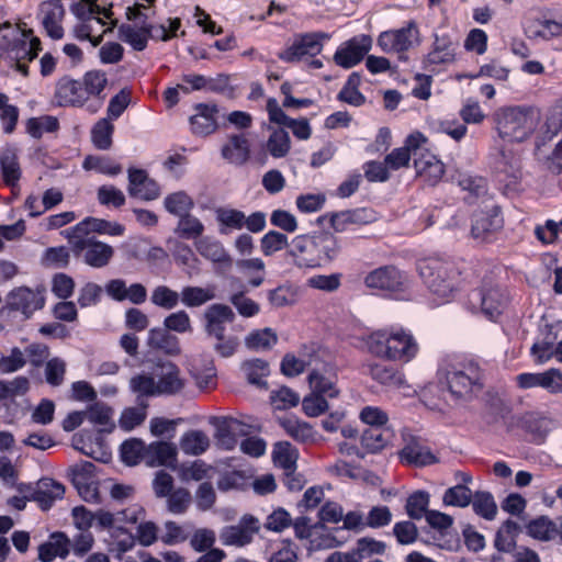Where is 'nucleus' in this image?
Masks as SVG:
<instances>
[{"label":"nucleus","mask_w":562,"mask_h":562,"mask_svg":"<svg viewBox=\"0 0 562 562\" xmlns=\"http://www.w3.org/2000/svg\"><path fill=\"white\" fill-rule=\"evenodd\" d=\"M438 376L451 397L460 403L477 398L485 387V370L471 357H456L447 361L439 369Z\"/></svg>","instance_id":"nucleus-1"},{"label":"nucleus","mask_w":562,"mask_h":562,"mask_svg":"<svg viewBox=\"0 0 562 562\" xmlns=\"http://www.w3.org/2000/svg\"><path fill=\"white\" fill-rule=\"evenodd\" d=\"M32 30L24 31L22 36L16 41L8 57L15 61V67L23 76L29 75V66L26 61H32L41 50V41L37 37H31Z\"/></svg>","instance_id":"nucleus-12"},{"label":"nucleus","mask_w":562,"mask_h":562,"mask_svg":"<svg viewBox=\"0 0 562 562\" xmlns=\"http://www.w3.org/2000/svg\"><path fill=\"white\" fill-rule=\"evenodd\" d=\"M247 381L258 387H267L266 378L269 375V363L262 359L256 358L246 360L241 364Z\"/></svg>","instance_id":"nucleus-44"},{"label":"nucleus","mask_w":562,"mask_h":562,"mask_svg":"<svg viewBox=\"0 0 562 562\" xmlns=\"http://www.w3.org/2000/svg\"><path fill=\"white\" fill-rule=\"evenodd\" d=\"M340 252L338 238L329 232L295 236L288 250L297 268H322L333 262Z\"/></svg>","instance_id":"nucleus-3"},{"label":"nucleus","mask_w":562,"mask_h":562,"mask_svg":"<svg viewBox=\"0 0 562 562\" xmlns=\"http://www.w3.org/2000/svg\"><path fill=\"white\" fill-rule=\"evenodd\" d=\"M153 24L136 26L132 24H122L119 26V38L132 46L133 49L142 52L147 47L148 40L151 36Z\"/></svg>","instance_id":"nucleus-32"},{"label":"nucleus","mask_w":562,"mask_h":562,"mask_svg":"<svg viewBox=\"0 0 562 562\" xmlns=\"http://www.w3.org/2000/svg\"><path fill=\"white\" fill-rule=\"evenodd\" d=\"M419 276L427 289L442 301H449L459 289L460 271L447 258L432 256L418 262Z\"/></svg>","instance_id":"nucleus-5"},{"label":"nucleus","mask_w":562,"mask_h":562,"mask_svg":"<svg viewBox=\"0 0 562 562\" xmlns=\"http://www.w3.org/2000/svg\"><path fill=\"white\" fill-rule=\"evenodd\" d=\"M278 344L277 333L266 327L263 329H255L245 337V346L249 350L266 351L272 349Z\"/></svg>","instance_id":"nucleus-43"},{"label":"nucleus","mask_w":562,"mask_h":562,"mask_svg":"<svg viewBox=\"0 0 562 562\" xmlns=\"http://www.w3.org/2000/svg\"><path fill=\"white\" fill-rule=\"evenodd\" d=\"M221 154L229 164L243 166L249 159V142L244 134L232 135L228 142L222 147Z\"/></svg>","instance_id":"nucleus-27"},{"label":"nucleus","mask_w":562,"mask_h":562,"mask_svg":"<svg viewBox=\"0 0 562 562\" xmlns=\"http://www.w3.org/2000/svg\"><path fill=\"white\" fill-rule=\"evenodd\" d=\"M291 148L289 133L283 128L276 130L269 136L266 149L273 158H283Z\"/></svg>","instance_id":"nucleus-53"},{"label":"nucleus","mask_w":562,"mask_h":562,"mask_svg":"<svg viewBox=\"0 0 562 562\" xmlns=\"http://www.w3.org/2000/svg\"><path fill=\"white\" fill-rule=\"evenodd\" d=\"M308 383L312 392L321 396L334 398L339 394V390L336 387L335 376H327L319 371L313 370L308 374Z\"/></svg>","instance_id":"nucleus-49"},{"label":"nucleus","mask_w":562,"mask_h":562,"mask_svg":"<svg viewBox=\"0 0 562 562\" xmlns=\"http://www.w3.org/2000/svg\"><path fill=\"white\" fill-rule=\"evenodd\" d=\"M38 16L47 35L54 40H60L64 36L61 26L65 16V8L57 0H46L40 4Z\"/></svg>","instance_id":"nucleus-20"},{"label":"nucleus","mask_w":562,"mask_h":562,"mask_svg":"<svg viewBox=\"0 0 562 562\" xmlns=\"http://www.w3.org/2000/svg\"><path fill=\"white\" fill-rule=\"evenodd\" d=\"M130 390L137 395V402L148 396L158 395L154 374H136L132 376L130 380Z\"/></svg>","instance_id":"nucleus-55"},{"label":"nucleus","mask_w":562,"mask_h":562,"mask_svg":"<svg viewBox=\"0 0 562 562\" xmlns=\"http://www.w3.org/2000/svg\"><path fill=\"white\" fill-rule=\"evenodd\" d=\"M472 491L464 484H457L446 490L442 503L446 506L464 508L472 502Z\"/></svg>","instance_id":"nucleus-57"},{"label":"nucleus","mask_w":562,"mask_h":562,"mask_svg":"<svg viewBox=\"0 0 562 562\" xmlns=\"http://www.w3.org/2000/svg\"><path fill=\"white\" fill-rule=\"evenodd\" d=\"M61 234L68 239L75 255H80L87 248V245L95 239L89 217L63 231Z\"/></svg>","instance_id":"nucleus-31"},{"label":"nucleus","mask_w":562,"mask_h":562,"mask_svg":"<svg viewBox=\"0 0 562 562\" xmlns=\"http://www.w3.org/2000/svg\"><path fill=\"white\" fill-rule=\"evenodd\" d=\"M45 304L44 291L31 290L25 286H21L12 290L8 295V306L10 310L21 312L25 317L43 308Z\"/></svg>","instance_id":"nucleus-15"},{"label":"nucleus","mask_w":562,"mask_h":562,"mask_svg":"<svg viewBox=\"0 0 562 562\" xmlns=\"http://www.w3.org/2000/svg\"><path fill=\"white\" fill-rule=\"evenodd\" d=\"M145 462L149 467L165 465L175 468L177 462V447L172 442L155 441L145 450Z\"/></svg>","instance_id":"nucleus-24"},{"label":"nucleus","mask_w":562,"mask_h":562,"mask_svg":"<svg viewBox=\"0 0 562 562\" xmlns=\"http://www.w3.org/2000/svg\"><path fill=\"white\" fill-rule=\"evenodd\" d=\"M86 412V418L90 423L100 426H110L108 431H111L114 425L111 423L113 411L112 408L102 402H95L90 405Z\"/></svg>","instance_id":"nucleus-61"},{"label":"nucleus","mask_w":562,"mask_h":562,"mask_svg":"<svg viewBox=\"0 0 562 562\" xmlns=\"http://www.w3.org/2000/svg\"><path fill=\"white\" fill-rule=\"evenodd\" d=\"M114 125L109 119L99 120L91 131V140L93 145L101 150H106L112 146V135Z\"/></svg>","instance_id":"nucleus-54"},{"label":"nucleus","mask_w":562,"mask_h":562,"mask_svg":"<svg viewBox=\"0 0 562 562\" xmlns=\"http://www.w3.org/2000/svg\"><path fill=\"white\" fill-rule=\"evenodd\" d=\"M503 225L501 207L493 205L488 210H482L473 214L471 235L474 239L490 241L493 234L501 231Z\"/></svg>","instance_id":"nucleus-10"},{"label":"nucleus","mask_w":562,"mask_h":562,"mask_svg":"<svg viewBox=\"0 0 562 562\" xmlns=\"http://www.w3.org/2000/svg\"><path fill=\"white\" fill-rule=\"evenodd\" d=\"M81 83L83 86V90L87 99L98 98L99 101L95 105L90 104V112L94 113L101 106L102 100L104 97H101V93L104 91L105 86L108 83V78L104 71L102 70H91L85 74L81 79Z\"/></svg>","instance_id":"nucleus-34"},{"label":"nucleus","mask_w":562,"mask_h":562,"mask_svg":"<svg viewBox=\"0 0 562 562\" xmlns=\"http://www.w3.org/2000/svg\"><path fill=\"white\" fill-rule=\"evenodd\" d=\"M166 210L179 217L188 213L194 205L193 200L183 191L175 192L165 198Z\"/></svg>","instance_id":"nucleus-60"},{"label":"nucleus","mask_w":562,"mask_h":562,"mask_svg":"<svg viewBox=\"0 0 562 562\" xmlns=\"http://www.w3.org/2000/svg\"><path fill=\"white\" fill-rule=\"evenodd\" d=\"M26 133L33 138H41L44 133H54L58 130L59 123L57 117L52 115H43L40 117H30L26 123Z\"/></svg>","instance_id":"nucleus-50"},{"label":"nucleus","mask_w":562,"mask_h":562,"mask_svg":"<svg viewBox=\"0 0 562 562\" xmlns=\"http://www.w3.org/2000/svg\"><path fill=\"white\" fill-rule=\"evenodd\" d=\"M279 425L284 431L297 442H307L313 439V427L295 416H286L278 418Z\"/></svg>","instance_id":"nucleus-42"},{"label":"nucleus","mask_w":562,"mask_h":562,"mask_svg":"<svg viewBox=\"0 0 562 562\" xmlns=\"http://www.w3.org/2000/svg\"><path fill=\"white\" fill-rule=\"evenodd\" d=\"M368 374L381 385L400 389L405 385V375L398 369L384 363L368 364Z\"/></svg>","instance_id":"nucleus-28"},{"label":"nucleus","mask_w":562,"mask_h":562,"mask_svg":"<svg viewBox=\"0 0 562 562\" xmlns=\"http://www.w3.org/2000/svg\"><path fill=\"white\" fill-rule=\"evenodd\" d=\"M474 294L481 301L482 312L490 319H496L502 314L507 302V296L491 279H484L481 289Z\"/></svg>","instance_id":"nucleus-14"},{"label":"nucleus","mask_w":562,"mask_h":562,"mask_svg":"<svg viewBox=\"0 0 562 562\" xmlns=\"http://www.w3.org/2000/svg\"><path fill=\"white\" fill-rule=\"evenodd\" d=\"M493 168L504 177L502 180L507 182V187L516 189L522 177L521 159L517 153L507 148L499 149L494 157Z\"/></svg>","instance_id":"nucleus-13"},{"label":"nucleus","mask_w":562,"mask_h":562,"mask_svg":"<svg viewBox=\"0 0 562 562\" xmlns=\"http://www.w3.org/2000/svg\"><path fill=\"white\" fill-rule=\"evenodd\" d=\"M521 389L542 387L551 394L562 393V372L559 369H549L544 372H525L516 376Z\"/></svg>","instance_id":"nucleus-16"},{"label":"nucleus","mask_w":562,"mask_h":562,"mask_svg":"<svg viewBox=\"0 0 562 562\" xmlns=\"http://www.w3.org/2000/svg\"><path fill=\"white\" fill-rule=\"evenodd\" d=\"M363 282L369 289L395 292L402 288L403 276L394 266H383L370 271Z\"/></svg>","instance_id":"nucleus-19"},{"label":"nucleus","mask_w":562,"mask_h":562,"mask_svg":"<svg viewBox=\"0 0 562 562\" xmlns=\"http://www.w3.org/2000/svg\"><path fill=\"white\" fill-rule=\"evenodd\" d=\"M274 461L285 471L294 472L296 468L297 453L290 442L283 441L276 445Z\"/></svg>","instance_id":"nucleus-62"},{"label":"nucleus","mask_w":562,"mask_h":562,"mask_svg":"<svg viewBox=\"0 0 562 562\" xmlns=\"http://www.w3.org/2000/svg\"><path fill=\"white\" fill-rule=\"evenodd\" d=\"M243 424L235 418H224L216 425L215 439L225 450H233L237 445V434Z\"/></svg>","instance_id":"nucleus-39"},{"label":"nucleus","mask_w":562,"mask_h":562,"mask_svg":"<svg viewBox=\"0 0 562 562\" xmlns=\"http://www.w3.org/2000/svg\"><path fill=\"white\" fill-rule=\"evenodd\" d=\"M205 331L210 337L220 336L225 333V323L235 319L233 310L225 304H212L204 312Z\"/></svg>","instance_id":"nucleus-22"},{"label":"nucleus","mask_w":562,"mask_h":562,"mask_svg":"<svg viewBox=\"0 0 562 562\" xmlns=\"http://www.w3.org/2000/svg\"><path fill=\"white\" fill-rule=\"evenodd\" d=\"M261 251L265 256H271L286 247H290L288 236L278 231H269L260 239Z\"/></svg>","instance_id":"nucleus-64"},{"label":"nucleus","mask_w":562,"mask_h":562,"mask_svg":"<svg viewBox=\"0 0 562 562\" xmlns=\"http://www.w3.org/2000/svg\"><path fill=\"white\" fill-rule=\"evenodd\" d=\"M325 32H310L295 36L291 46L278 54L279 59L285 63H297L304 56L314 57L323 49V41L329 40Z\"/></svg>","instance_id":"nucleus-7"},{"label":"nucleus","mask_w":562,"mask_h":562,"mask_svg":"<svg viewBox=\"0 0 562 562\" xmlns=\"http://www.w3.org/2000/svg\"><path fill=\"white\" fill-rule=\"evenodd\" d=\"M180 293L167 285H158L151 291L150 302L164 310H173L178 306Z\"/></svg>","instance_id":"nucleus-56"},{"label":"nucleus","mask_w":562,"mask_h":562,"mask_svg":"<svg viewBox=\"0 0 562 562\" xmlns=\"http://www.w3.org/2000/svg\"><path fill=\"white\" fill-rule=\"evenodd\" d=\"M418 29L411 21L406 26L382 32L378 37V46L384 53H404L418 41Z\"/></svg>","instance_id":"nucleus-8"},{"label":"nucleus","mask_w":562,"mask_h":562,"mask_svg":"<svg viewBox=\"0 0 562 562\" xmlns=\"http://www.w3.org/2000/svg\"><path fill=\"white\" fill-rule=\"evenodd\" d=\"M64 494L65 486L61 483L46 477L38 482L37 490L34 492V499L43 510H47L55 501L61 499Z\"/></svg>","instance_id":"nucleus-35"},{"label":"nucleus","mask_w":562,"mask_h":562,"mask_svg":"<svg viewBox=\"0 0 562 562\" xmlns=\"http://www.w3.org/2000/svg\"><path fill=\"white\" fill-rule=\"evenodd\" d=\"M204 232L203 223L189 212L181 215L176 228V233L186 239H196Z\"/></svg>","instance_id":"nucleus-58"},{"label":"nucleus","mask_w":562,"mask_h":562,"mask_svg":"<svg viewBox=\"0 0 562 562\" xmlns=\"http://www.w3.org/2000/svg\"><path fill=\"white\" fill-rule=\"evenodd\" d=\"M147 446L140 439L125 440L121 446L122 460L128 465H135L145 460Z\"/></svg>","instance_id":"nucleus-63"},{"label":"nucleus","mask_w":562,"mask_h":562,"mask_svg":"<svg viewBox=\"0 0 562 562\" xmlns=\"http://www.w3.org/2000/svg\"><path fill=\"white\" fill-rule=\"evenodd\" d=\"M357 347L370 355L393 362L408 363L416 358L419 345L409 329L390 326L357 337Z\"/></svg>","instance_id":"nucleus-2"},{"label":"nucleus","mask_w":562,"mask_h":562,"mask_svg":"<svg viewBox=\"0 0 562 562\" xmlns=\"http://www.w3.org/2000/svg\"><path fill=\"white\" fill-rule=\"evenodd\" d=\"M81 80L68 76L60 78L56 83L55 99L60 106H83L88 99L86 97Z\"/></svg>","instance_id":"nucleus-21"},{"label":"nucleus","mask_w":562,"mask_h":562,"mask_svg":"<svg viewBox=\"0 0 562 562\" xmlns=\"http://www.w3.org/2000/svg\"><path fill=\"white\" fill-rule=\"evenodd\" d=\"M473 512L486 519L493 520L497 515V505L492 493L487 491H477L472 496Z\"/></svg>","instance_id":"nucleus-48"},{"label":"nucleus","mask_w":562,"mask_h":562,"mask_svg":"<svg viewBox=\"0 0 562 562\" xmlns=\"http://www.w3.org/2000/svg\"><path fill=\"white\" fill-rule=\"evenodd\" d=\"M535 157L552 173L562 172V108L552 110L535 139Z\"/></svg>","instance_id":"nucleus-4"},{"label":"nucleus","mask_w":562,"mask_h":562,"mask_svg":"<svg viewBox=\"0 0 562 562\" xmlns=\"http://www.w3.org/2000/svg\"><path fill=\"white\" fill-rule=\"evenodd\" d=\"M430 495L426 491H416L406 501L405 509L409 518L422 519L429 512Z\"/></svg>","instance_id":"nucleus-51"},{"label":"nucleus","mask_w":562,"mask_h":562,"mask_svg":"<svg viewBox=\"0 0 562 562\" xmlns=\"http://www.w3.org/2000/svg\"><path fill=\"white\" fill-rule=\"evenodd\" d=\"M0 171L3 181L9 187H15L21 178V168L16 150L14 148H5L0 154Z\"/></svg>","instance_id":"nucleus-38"},{"label":"nucleus","mask_w":562,"mask_h":562,"mask_svg":"<svg viewBox=\"0 0 562 562\" xmlns=\"http://www.w3.org/2000/svg\"><path fill=\"white\" fill-rule=\"evenodd\" d=\"M196 113L190 117L191 130L194 134L206 136L212 134L216 127L215 105L200 103L195 106Z\"/></svg>","instance_id":"nucleus-30"},{"label":"nucleus","mask_w":562,"mask_h":562,"mask_svg":"<svg viewBox=\"0 0 562 562\" xmlns=\"http://www.w3.org/2000/svg\"><path fill=\"white\" fill-rule=\"evenodd\" d=\"M180 449L188 456H200L210 446L209 437L202 430H189L180 438Z\"/></svg>","instance_id":"nucleus-46"},{"label":"nucleus","mask_w":562,"mask_h":562,"mask_svg":"<svg viewBox=\"0 0 562 562\" xmlns=\"http://www.w3.org/2000/svg\"><path fill=\"white\" fill-rule=\"evenodd\" d=\"M82 252L83 260L88 266L93 268H102L109 263L113 257L114 250L110 245L93 239L90 244L87 245V248H85Z\"/></svg>","instance_id":"nucleus-40"},{"label":"nucleus","mask_w":562,"mask_h":562,"mask_svg":"<svg viewBox=\"0 0 562 562\" xmlns=\"http://www.w3.org/2000/svg\"><path fill=\"white\" fill-rule=\"evenodd\" d=\"M147 344L170 356H178L181 352L178 337L161 327H155L148 331Z\"/></svg>","instance_id":"nucleus-37"},{"label":"nucleus","mask_w":562,"mask_h":562,"mask_svg":"<svg viewBox=\"0 0 562 562\" xmlns=\"http://www.w3.org/2000/svg\"><path fill=\"white\" fill-rule=\"evenodd\" d=\"M148 403L146 400H139L137 406L126 407L121 413L119 426L125 431H131L142 425L147 417Z\"/></svg>","instance_id":"nucleus-47"},{"label":"nucleus","mask_w":562,"mask_h":562,"mask_svg":"<svg viewBox=\"0 0 562 562\" xmlns=\"http://www.w3.org/2000/svg\"><path fill=\"white\" fill-rule=\"evenodd\" d=\"M398 458L402 463L417 468L435 464L438 462V458L431 452V450L415 439L408 441L400 450Z\"/></svg>","instance_id":"nucleus-23"},{"label":"nucleus","mask_w":562,"mask_h":562,"mask_svg":"<svg viewBox=\"0 0 562 562\" xmlns=\"http://www.w3.org/2000/svg\"><path fill=\"white\" fill-rule=\"evenodd\" d=\"M128 194L144 201H151L160 195L158 183L148 177L144 169H128Z\"/></svg>","instance_id":"nucleus-18"},{"label":"nucleus","mask_w":562,"mask_h":562,"mask_svg":"<svg viewBox=\"0 0 562 562\" xmlns=\"http://www.w3.org/2000/svg\"><path fill=\"white\" fill-rule=\"evenodd\" d=\"M526 531L529 537L544 542L560 538V528L546 515L531 519L526 525Z\"/></svg>","instance_id":"nucleus-36"},{"label":"nucleus","mask_w":562,"mask_h":562,"mask_svg":"<svg viewBox=\"0 0 562 562\" xmlns=\"http://www.w3.org/2000/svg\"><path fill=\"white\" fill-rule=\"evenodd\" d=\"M389 437L386 431L380 427L366 429L361 435V447L368 453H376L381 451L387 443Z\"/></svg>","instance_id":"nucleus-52"},{"label":"nucleus","mask_w":562,"mask_h":562,"mask_svg":"<svg viewBox=\"0 0 562 562\" xmlns=\"http://www.w3.org/2000/svg\"><path fill=\"white\" fill-rule=\"evenodd\" d=\"M494 121L501 138L520 143L536 131L539 113L532 109L508 106L496 111Z\"/></svg>","instance_id":"nucleus-6"},{"label":"nucleus","mask_w":562,"mask_h":562,"mask_svg":"<svg viewBox=\"0 0 562 562\" xmlns=\"http://www.w3.org/2000/svg\"><path fill=\"white\" fill-rule=\"evenodd\" d=\"M372 38L369 35L361 34L342 43L334 55L335 63L349 69L358 65L368 52L371 49Z\"/></svg>","instance_id":"nucleus-9"},{"label":"nucleus","mask_w":562,"mask_h":562,"mask_svg":"<svg viewBox=\"0 0 562 562\" xmlns=\"http://www.w3.org/2000/svg\"><path fill=\"white\" fill-rule=\"evenodd\" d=\"M94 520L101 528H112L116 522H136L137 516L135 512L130 513L127 509L117 512L115 515L104 510L99 509L94 513Z\"/></svg>","instance_id":"nucleus-59"},{"label":"nucleus","mask_w":562,"mask_h":562,"mask_svg":"<svg viewBox=\"0 0 562 562\" xmlns=\"http://www.w3.org/2000/svg\"><path fill=\"white\" fill-rule=\"evenodd\" d=\"M216 297L213 288L183 286L180 292V301L187 307H199Z\"/></svg>","instance_id":"nucleus-45"},{"label":"nucleus","mask_w":562,"mask_h":562,"mask_svg":"<svg viewBox=\"0 0 562 562\" xmlns=\"http://www.w3.org/2000/svg\"><path fill=\"white\" fill-rule=\"evenodd\" d=\"M258 530V519L251 515H245L237 525L224 527L220 539L224 546L244 547L252 541Z\"/></svg>","instance_id":"nucleus-11"},{"label":"nucleus","mask_w":562,"mask_h":562,"mask_svg":"<svg viewBox=\"0 0 562 562\" xmlns=\"http://www.w3.org/2000/svg\"><path fill=\"white\" fill-rule=\"evenodd\" d=\"M70 540L64 532H54L49 541L38 547V560L52 562L56 557L65 559L69 554Z\"/></svg>","instance_id":"nucleus-33"},{"label":"nucleus","mask_w":562,"mask_h":562,"mask_svg":"<svg viewBox=\"0 0 562 562\" xmlns=\"http://www.w3.org/2000/svg\"><path fill=\"white\" fill-rule=\"evenodd\" d=\"M194 246L203 258L226 269L232 267L233 259L221 241L207 236L196 240Z\"/></svg>","instance_id":"nucleus-25"},{"label":"nucleus","mask_w":562,"mask_h":562,"mask_svg":"<svg viewBox=\"0 0 562 562\" xmlns=\"http://www.w3.org/2000/svg\"><path fill=\"white\" fill-rule=\"evenodd\" d=\"M414 168L430 184L438 183L445 173L443 164L430 151L416 157Z\"/></svg>","instance_id":"nucleus-29"},{"label":"nucleus","mask_w":562,"mask_h":562,"mask_svg":"<svg viewBox=\"0 0 562 562\" xmlns=\"http://www.w3.org/2000/svg\"><path fill=\"white\" fill-rule=\"evenodd\" d=\"M215 218L218 224V232L228 235L233 231L244 228V212L237 209L218 207L215 210Z\"/></svg>","instance_id":"nucleus-41"},{"label":"nucleus","mask_w":562,"mask_h":562,"mask_svg":"<svg viewBox=\"0 0 562 562\" xmlns=\"http://www.w3.org/2000/svg\"><path fill=\"white\" fill-rule=\"evenodd\" d=\"M158 395H175L184 387L180 369L170 361L158 363L154 370Z\"/></svg>","instance_id":"nucleus-17"},{"label":"nucleus","mask_w":562,"mask_h":562,"mask_svg":"<svg viewBox=\"0 0 562 562\" xmlns=\"http://www.w3.org/2000/svg\"><path fill=\"white\" fill-rule=\"evenodd\" d=\"M324 221H328L336 232H344L350 224L368 223L370 221V216L367 209H356L325 214L319 216L317 220L319 224Z\"/></svg>","instance_id":"nucleus-26"}]
</instances>
